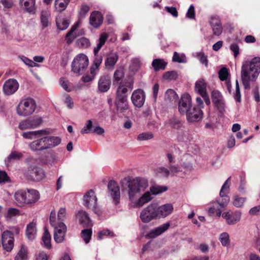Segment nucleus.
<instances>
[{
    "label": "nucleus",
    "instance_id": "nucleus-51",
    "mask_svg": "<svg viewBox=\"0 0 260 260\" xmlns=\"http://www.w3.org/2000/svg\"><path fill=\"white\" fill-rule=\"evenodd\" d=\"M177 139L179 142H185L188 139L187 132L180 129L177 132Z\"/></svg>",
    "mask_w": 260,
    "mask_h": 260
},
{
    "label": "nucleus",
    "instance_id": "nucleus-50",
    "mask_svg": "<svg viewBox=\"0 0 260 260\" xmlns=\"http://www.w3.org/2000/svg\"><path fill=\"white\" fill-rule=\"evenodd\" d=\"M31 128H36L40 126L43 123V120L41 117H32L29 118Z\"/></svg>",
    "mask_w": 260,
    "mask_h": 260
},
{
    "label": "nucleus",
    "instance_id": "nucleus-12",
    "mask_svg": "<svg viewBox=\"0 0 260 260\" xmlns=\"http://www.w3.org/2000/svg\"><path fill=\"white\" fill-rule=\"evenodd\" d=\"M108 188L114 204L116 205H118L120 202V191L117 182L114 180L110 181L108 183Z\"/></svg>",
    "mask_w": 260,
    "mask_h": 260
},
{
    "label": "nucleus",
    "instance_id": "nucleus-32",
    "mask_svg": "<svg viewBox=\"0 0 260 260\" xmlns=\"http://www.w3.org/2000/svg\"><path fill=\"white\" fill-rule=\"evenodd\" d=\"M207 84L203 79H200L195 84V91L202 96L206 95Z\"/></svg>",
    "mask_w": 260,
    "mask_h": 260
},
{
    "label": "nucleus",
    "instance_id": "nucleus-47",
    "mask_svg": "<svg viewBox=\"0 0 260 260\" xmlns=\"http://www.w3.org/2000/svg\"><path fill=\"white\" fill-rule=\"evenodd\" d=\"M168 187L167 186L154 185L150 187V191L152 195H156L166 191Z\"/></svg>",
    "mask_w": 260,
    "mask_h": 260
},
{
    "label": "nucleus",
    "instance_id": "nucleus-16",
    "mask_svg": "<svg viewBox=\"0 0 260 260\" xmlns=\"http://www.w3.org/2000/svg\"><path fill=\"white\" fill-rule=\"evenodd\" d=\"M19 87V83L14 79L7 80L3 85V91L7 95H10L15 93Z\"/></svg>",
    "mask_w": 260,
    "mask_h": 260
},
{
    "label": "nucleus",
    "instance_id": "nucleus-10",
    "mask_svg": "<svg viewBox=\"0 0 260 260\" xmlns=\"http://www.w3.org/2000/svg\"><path fill=\"white\" fill-rule=\"evenodd\" d=\"M192 107L191 99L188 94H183L179 101L178 104V110L182 115L186 114Z\"/></svg>",
    "mask_w": 260,
    "mask_h": 260
},
{
    "label": "nucleus",
    "instance_id": "nucleus-60",
    "mask_svg": "<svg viewBox=\"0 0 260 260\" xmlns=\"http://www.w3.org/2000/svg\"><path fill=\"white\" fill-rule=\"evenodd\" d=\"M245 199L244 198H239L238 197H235L233 201V205L236 207H241L245 202Z\"/></svg>",
    "mask_w": 260,
    "mask_h": 260
},
{
    "label": "nucleus",
    "instance_id": "nucleus-25",
    "mask_svg": "<svg viewBox=\"0 0 260 260\" xmlns=\"http://www.w3.org/2000/svg\"><path fill=\"white\" fill-rule=\"evenodd\" d=\"M26 204H34L40 199L39 192L35 189H27L26 191Z\"/></svg>",
    "mask_w": 260,
    "mask_h": 260
},
{
    "label": "nucleus",
    "instance_id": "nucleus-9",
    "mask_svg": "<svg viewBox=\"0 0 260 260\" xmlns=\"http://www.w3.org/2000/svg\"><path fill=\"white\" fill-rule=\"evenodd\" d=\"M133 88V82L132 81H124L120 82L119 84L116 93V99H127L128 89L132 90Z\"/></svg>",
    "mask_w": 260,
    "mask_h": 260
},
{
    "label": "nucleus",
    "instance_id": "nucleus-4",
    "mask_svg": "<svg viewBox=\"0 0 260 260\" xmlns=\"http://www.w3.org/2000/svg\"><path fill=\"white\" fill-rule=\"evenodd\" d=\"M37 104L31 98L22 100L17 108V114L20 116H26L32 114L35 111Z\"/></svg>",
    "mask_w": 260,
    "mask_h": 260
},
{
    "label": "nucleus",
    "instance_id": "nucleus-1",
    "mask_svg": "<svg viewBox=\"0 0 260 260\" xmlns=\"http://www.w3.org/2000/svg\"><path fill=\"white\" fill-rule=\"evenodd\" d=\"M260 72V58H253L248 65L242 67L241 78L245 88H249L250 81L257 77Z\"/></svg>",
    "mask_w": 260,
    "mask_h": 260
},
{
    "label": "nucleus",
    "instance_id": "nucleus-63",
    "mask_svg": "<svg viewBox=\"0 0 260 260\" xmlns=\"http://www.w3.org/2000/svg\"><path fill=\"white\" fill-rule=\"evenodd\" d=\"M197 57L200 60V62L204 64L206 67L208 66V60L204 53L202 52L197 53Z\"/></svg>",
    "mask_w": 260,
    "mask_h": 260
},
{
    "label": "nucleus",
    "instance_id": "nucleus-6",
    "mask_svg": "<svg viewBox=\"0 0 260 260\" xmlns=\"http://www.w3.org/2000/svg\"><path fill=\"white\" fill-rule=\"evenodd\" d=\"M84 205L91 209L95 214L100 215L101 211L97 207V198L92 190L87 191L83 197Z\"/></svg>",
    "mask_w": 260,
    "mask_h": 260
},
{
    "label": "nucleus",
    "instance_id": "nucleus-31",
    "mask_svg": "<svg viewBox=\"0 0 260 260\" xmlns=\"http://www.w3.org/2000/svg\"><path fill=\"white\" fill-rule=\"evenodd\" d=\"M50 17L51 15L48 10H43L41 11L40 20L43 28L47 27L50 25Z\"/></svg>",
    "mask_w": 260,
    "mask_h": 260
},
{
    "label": "nucleus",
    "instance_id": "nucleus-7",
    "mask_svg": "<svg viewBox=\"0 0 260 260\" xmlns=\"http://www.w3.org/2000/svg\"><path fill=\"white\" fill-rule=\"evenodd\" d=\"M140 217L143 222L148 223L150 221L158 218L156 205L151 204L144 208L141 212Z\"/></svg>",
    "mask_w": 260,
    "mask_h": 260
},
{
    "label": "nucleus",
    "instance_id": "nucleus-2",
    "mask_svg": "<svg viewBox=\"0 0 260 260\" xmlns=\"http://www.w3.org/2000/svg\"><path fill=\"white\" fill-rule=\"evenodd\" d=\"M126 183L128 197L131 201L138 197L141 192L143 191L148 186L147 181L145 179L140 178H136L127 181Z\"/></svg>",
    "mask_w": 260,
    "mask_h": 260
},
{
    "label": "nucleus",
    "instance_id": "nucleus-17",
    "mask_svg": "<svg viewBox=\"0 0 260 260\" xmlns=\"http://www.w3.org/2000/svg\"><path fill=\"white\" fill-rule=\"evenodd\" d=\"M76 218L79 223L84 228L91 227L92 225V221L85 211H79L76 215Z\"/></svg>",
    "mask_w": 260,
    "mask_h": 260
},
{
    "label": "nucleus",
    "instance_id": "nucleus-53",
    "mask_svg": "<svg viewBox=\"0 0 260 260\" xmlns=\"http://www.w3.org/2000/svg\"><path fill=\"white\" fill-rule=\"evenodd\" d=\"M153 137V134L151 132L142 133L138 136L137 140L140 141H146L152 139Z\"/></svg>",
    "mask_w": 260,
    "mask_h": 260
},
{
    "label": "nucleus",
    "instance_id": "nucleus-30",
    "mask_svg": "<svg viewBox=\"0 0 260 260\" xmlns=\"http://www.w3.org/2000/svg\"><path fill=\"white\" fill-rule=\"evenodd\" d=\"M37 235L36 223L34 222L29 223L26 226V236L30 240H34Z\"/></svg>",
    "mask_w": 260,
    "mask_h": 260
},
{
    "label": "nucleus",
    "instance_id": "nucleus-21",
    "mask_svg": "<svg viewBox=\"0 0 260 260\" xmlns=\"http://www.w3.org/2000/svg\"><path fill=\"white\" fill-rule=\"evenodd\" d=\"M45 137L35 140L29 143V148L34 151L47 149Z\"/></svg>",
    "mask_w": 260,
    "mask_h": 260
},
{
    "label": "nucleus",
    "instance_id": "nucleus-8",
    "mask_svg": "<svg viewBox=\"0 0 260 260\" xmlns=\"http://www.w3.org/2000/svg\"><path fill=\"white\" fill-rule=\"evenodd\" d=\"M26 176L30 180L39 181L45 178L43 170L37 166H30L25 173Z\"/></svg>",
    "mask_w": 260,
    "mask_h": 260
},
{
    "label": "nucleus",
    "instance_id": "nucleus-45",
    "mask_svg": "<svg viewBox=\"0 0 260 260\" xmlns=\"http://www.w3.org/2000/svg\"><path fill=\"white\" fill-rule=\"evenodd\" d=\"M168 122L170 126L173 128L180 129L182 127L181 121L176 117L170 118Z\"/></svg>",
    "mask_w": 260,
    "mask_h": 260
},
{
    "label": "nucleus",
    "instance_id": "nucleus-41",
    "mask_svg": "<svg viewBox=\"0 0 260 260\" xmlns=\"http://www.w3.org/2000/svg\"><path fill=\"white\" fill-rule=\"evenodd\" d=\"M94 127L93 125L92 120H88L86 122L83 128L81 130V133L82 134H85L92 133Z\"/></svg>",
    "mask_w": 260,
    "mask_h": 260
},
{
    "label": "nucleus",
    "instance_id": "nucleus-43",
    "mask_svg": "<svg viewBox=\"0 0 260 260\" xmlns=\"http://www.w3.org/2000/svg\"><path fill=\"white\" fill-rule=\"evenodd\" d=\"M156 174L160 177L168 178L170 174V171L168 169L164 167H160L156 169Z\"/></svg>",
    "mask_w": 260,
    "mask_h": 260
},
{
    "label": "nucleus",
    "instance_id": "nucleus-28",
    "mask_svg": "<svg viewBox=\"0 0 260 260\" xmlns=\"http://www.w3.org/2000/svg\"><path fill=\"white\" fill-rule=\"evenodd\" d=\"M152 196L150 191H146L138 200L134 203V206L136 207L143 206L145 204L149 202L153 199Z\"/></svg>",
    "mask_w": 260,
    "mask_h": 260
},
{
    "label": "nucleus",
    "instance_id": "nucleus-35",
    "mask_svg": "<svg viewBox=\"0 0 260 260\" xmlns=\"http://www.w3.org/2000/svg\"><path fill=\"white\" fill-rule=\"evenodd\" d=\"M223 196H220V199L213 201V202L218 207L224 209L230 202V197L226 195V194H223Z\"/></svg>",
    "mask_w": 260,
    "mask_h": 260
},
{
    "label": "nucleus",
    "instance_id": "nucleus-22",
    "mask_svg": "<svg viewBox=\"0 0 260 260\" xmlns=\"http://www.w3.org/2000/svg\"><path fill=\"white\" fill-rule=\"evenodd\" d=\"M170 226V222L164 223L154 229L151 230L147 234L148 237L150 238H155L161 235L166 231Z\"/></svg>",
    "mask_w": 260,
    "mask_h": 260
},
{
    "label": "nucleus",
    "instance_id": "nucleus-54",
    "mask_svg": "<svg viewBox=\"0 0 260 260\" xmlns=\"http://www.w3.org/2000/svg\"><path fill=\"white\" fill-rule=\"evenodd\" d=\"M124 77V73L122 69L116 70L114 74V84L115 82L118 83L121 81Z\"/></svg>",
    "mask_w": 260,
    "mask_h": 260
},
{
    "label": "nucleus",
    "instance_id": "nucleus-62",
    "mask_svg": "<svg viewBox=\"0 0 260 260\" xmlns=\"http://www.w3.org/2000/svg\"><path fill=\"white\" fill-rule=\"evenodd\" d=\"M89 11V7L87 5H82L79 12L80 18H83Z\"/></svg>",
    "mask_w": 260,
    "mask_h": 260
},
{
    "label": "nucleus",
    "instance_id": "nucleus-46",
    "mask_svg": "<svg viewBox=\"0 0 260 260\" xmlns=\"http://www.w3.org/2000/svg\"><path fill=\"white\" fill-rule=\"evenodd\" d=\"M92 235L91 229H84L81 231V236L86 244L89 242Z\"/></svg>",
    "mask_w": 260,
    "mask_h": 260
},
{
    "label": "nucleus",
    "instance_id": "nucleus-55",
    "mask_svg": "<svg viewBox=\"0 0 260 260\" xmlns=\"http://www.w3.org/2000/svg\"><path fill=\"white\" fill-rule=\"evenodd\" d=\"M174 62L185 63L186 61L185 56L183 54L179 55L177 52H175L172 58Z\"/></svg>",
    "mask_w": 260,
    "mask_h": 260
},
{
    "label": "nucleus",
    "instance_id": "nucleus-48",
    "mask_svg": "<svg viewBox=\"0 0 260 260\" xmlns=\"http://www.w3.org/2000/svg\"><path fill=\"white\" fill-rule=\"evenodd\" d=\"M219 240L223 246H226L230 243V236L228 233H221L219 236Z\"/></svg>",
    "mask_w": 260,
    "mask_h": 260
},
{
    "label": "nucleus",
    "instance_id": "nucleus-40",
    "mask_svg": "<svg viewBox=\"0 0 260 260\" xmlns=\"http://www.w3.org/2000/svg\"><path fill=\"white\" fill-rule=\"evenodd\" d=\"M27 258V249L24 246L22 245L15 257V260H26Z\"/></svg>",
    "mask_w": 260,
    "mask_h": 260
},
{
    "label": "nucleus",
    "instance_id": "nucleus-38",
    "mask_svg": "<svg viewBox=\"0 0 260 260\" xmlns=\"http://www.w3.org/2000/svg\"><path fill=\"white\" fill-rule=\"evenodd\" d=\"M108 35L106 32L101 34L99 38V43L98 44L97 46L94 49V55H96L102 47L105 44L106 41L108 39Z\"/></svg>",
    "mask_w": 260,
    "mask_h": 260
},
{
    "label": "nucleus",
    "instance_id": "nucleus-64",
    "mask_svg": "<svg viewBox=\"0 0 260 260\" xmlns=\"http://www.w3.org/2000/svg\"><path fill=\"white\" fill-rule=\"evenodd\" d=\"M64 103L69 109H72L74 107L73 100L68 94L64 95Z\"/></svg>",
    "mask_w": 260,
    "mask_h": 260
},
{
    "label": "nucleus",
    "instance_id": "nucleus-11",
    "mask_svg": "<svg viewBox=\"0 0 260 260\" xmlns=\"http://www.w3.org/2000/svg\"><path fill=\"white\" fill-rule=\"evenodd\" d=\"M212 101L214 106L220 113L225 111V102L221 93L217 90H214L211 92Z\"/></svg>",
    "mask_w": 260,
    "mask_h": 260
},
{
    "label": "nucleus",
    "instance_id": "nucleus-33",
    "mask_svg": "<svg viewBox=\"0 0 260 260\" xmlns=\"http://www.w3.org/2000/svg\"><path fill=\"white\" fill-rule=\"evenodd\" d=\"M118 59V56L116 53H112L109 55L105 61L106 68L109 70H112Z\"/></svg>",
    "mask_w": 260,
    "mask_h": 260
},
{
    "label": "nucleus",
    "instance_id": "nucleus-58",
    "mask_svg": "<svg viewBox=\"0 0 260 260\" xmlns=\"http://www.w3.org/2000/svg\"><path fill=\"white\" fill-rule=\"evenodd\" d=\"M20 214V211L18 209L11 208L8 209L7 218H11Z\"/></svg>",
    "mask_w": 260,
    "mask_h": 260
},
{
    "label": "nucleus",
    "instance_id": "nucleus-23",
    "mask_svg": "<svg viewBox=\"0 0 260 260\" xmlns=\"http://www.w3.org/2000/svg\"><path fill=\"white\" fill-rule=\"evenodd\" d=\"M49 134L48 131L42 129L36 131H29L22 134V137L25 139L32 140L38 137L47 136Z\"/></svg>",
    "mask_w": 260,
    "mask_h": 260
},
{
    "label": "nucleus",
    "instance_id": "nucleus-27",
    "mask_svg": "<svg viewBox=\"0 0 260 260\" xmlns=\"http://www.w3.org/2000/svg\"><path fill=\"white\" fill-rule=\"evenodd\" d=\"M115 105L118 112L124 113L129 108L127 99H116Z\"/></svg>",
    "mask_w": 260,
    "mask_h": 260
},
{
    "label": "nucleus",
    "instance_id": "nucleus-26",
    "mask_svg": "<svg viewBox=\"0 0 260 260\" xmlns=\"http://www.w3.org/2000/svg\"><path fill=\"white\" fill-rule=\"evenodd\" d=\"M111 85V80L109 77L104 76L100 78L98 83L99 89L101 92L107 91Z\"/></svg>",
    "mask_w": 260,
    "mask_h": 260
},
{
    "label": "nucleus",
    "instance_id": "nucleus-24",
    "mask_svg": "<svg viewBox=\"0 0 260 260\" xmlns=\"http://www.w3.org/2000/svg\"><path fill=\"white\" fill-rule=\"evenodd\" d=\"M103 16L101 12L99 11L93 12L90 16V24L94 27L98 28L102 23Z\"/></svg>",
    "mask_w": 260,
    "mask_h": 260
},
{
    "label": "nucleus",
    "instance_id": "nucleus-39",
    "mask_svg": "<svg viewBox=\"0 0 260 260\" xmlns=\"http://www.w3.org/2000/svg\"><path fill=\"white\" fill-rule=\"evenodd\" d=\"M70 24V21L66 18H59L56 19V25L61 30L66 29Z\"/></svg>",
    "mask_w": 260,
    "mask_h": 260
},
{
    "label": "nucleus",
    "instance_id": "nucleus-59",
    "mask_svg": "<svg viewBox=\"0 0 260 260\" xmlns=\"http://www.w3.org/2000/svg\"><path fill=\"white\" fill-rule=\"evenodd\" d=\"M228 75L229 73L226 68H222L219 72V78L221 81L226 80Z\"/></svg>",
    "mask_w": 260,
    "mask_h": 260
},
{
    "label": "nucleus",
    "instance_id": "nucleus-13",
    "mask_svg": "<svg viewBox=\"0 0 260 260\" xmlns=\"http://www.w3.org/2000/svg\"><path fill=\"white\" fill-rule=\"evenodd\" d=\"M242 213L240 211L235 212L228 211L223 212L222 217L225 219L226 223L229 225H234L241 219Z\"/></svg>",
    "mask_w": 260,
    "mask_h": 260
},
{
    "label": "nucleus",
    "instance_id": "nucleus-20",
    "mask_svg": "<svg viewBox=\"0 0 260 260\" xmlns=\"http://www.w3.org/2000/svg\"><path fill=\"white\" fill-rule=\"evenodd\" d=\"M173 206L172 204H166L158 207L156 205L158 218H165L170 215L173 211Z\"/></svg>",
    "mask_w": 260,
    "mask_h": 260
},
{
    "label": "nucleus",
    "instance_id": "nucleus-29",
    "mask_svg": "<svg viewBox=\"0 0 260 260\" xmlns=\"http://www.w3.org/2000/svg\"><path fill=\"white\" fill-rule=\"evenodd\" d=\"M26 191L23 190H19L15 192L14 194V198L17 204L20 207L23 206L26 204Z\"/></svg>",
    "mask_w": 260,
    "mask_h": 260
},
{
    "label": "nucleus",
    "instance_id": "nucleus-14",
    "mask_svg": "<svg viewBox=\"0 0 260 260\" xmlns=\"http://www.w3.org/2000/svg\"><path fill=\"white\" fill-rule=\"evenodd\" d=\"M2 243L5 250L7 251H11L14 246L13 234L8 231L4 232L2 236Z\"/></svg>",
    "mask_w": 260,
    "mask_h": 260
},
{
    "label": "nucleus",
    "instance_id": "nucleus-49",
    "mask_svg": "<svg viewBox=\"0 0 260 260\" xmlns=\"http://www.w3.org/2000/svg\"><path fill=\"white\" fill-rule=\"evenodd\" d=\"M177 95L176 92L172 89H168L165 94V100L167 102H171L175 101Z\"/></svg>",
    "mask_w": 260,
    "mask_h": 260
},
{
    "label": "nucleus",
    "instance_id": "nucleus-36",
    "mask_svg": "<svg viewBox=\"0 0 260 260\" xmlns=\"http://www.w3.org/2000/svg\"><path fill=\"white\" fill-rule=\"evenodd\" d=\"M70 2V0H55V10L59 12L64 11Z\"/></svg>",
    "mask_w": 260,
    "mask_h": 260
},
{
    "label": "nucleus",
    "instance_id": "nucleus-34",
    "mask_svg": "<svg viewBox=\"0 0 260 260\" xmlns=\"http://www.w3.org/2000/svg\"><path fill=\"white\" fill-rule=\"evenodd\" d=\"M47 149L52 148L58 145L61 142V139L58 137L45 136Z\"/></svg>",
    "mask_w": 260,
    "mask_h": 260
},
{
    "label": "nucleus",
    "instance_id": "nucleus-42",
    "mask_svg": "<svg viewBox=\"0 0 260 260\" xmlns=\"http://www.w3.org/2000/svg\"><path fill=\"white\" fill-rule=\"evenodd\" d=\"M42 239L44 246L47 248H50L51 247V235L47 229H45Z\"/></svg>",
    "mask_w": 260,
    "mask_h": 260
},
{
    "label": "nucleus",
    "instance_id": "nucleus-44",
    "mask_svg": "<svg viewBox=\"0 0 260 260\" xmlns=\"http://www.w3.org/2000/svg\"><path fill=\"white\" fill-rule=\"evenodd\" d=\"M79 26V22H77L75 24L72 26L70 30L67 34L66 36V39L67 43L68 44H71L73 40L75 39V36H72L73 32L77 29Z\"/></svg>",
    "mask_w": 260,
    "mask_h": 260
},
{
    "label": "nucleus",
    "instance_id": "nucleus-15",
    "mask_svg": "<svg viewBox=\"0 0 260 260\" xmlns=\"http://www.w3.org/2000/svg\"><path fill=\"white\" fill-rule=\"evenodd\" d=\"M131 99L133 104L137 107L140 108L144 104L145 94L144 91L138 89L134 91L132 93Z\"/></svg>",
    "mask_w": 260,
    "mask_h": 260
},
{
    "label": "nucleus",
    "instance_id": "nucleus-3",
    "mask_svg": "<svg viewBox=\"0 0 260 260\" xmlns=\"http://www.w3.org/2000/svg\"><path fill=\"white\" fill-rule=\"evenodd\" d=\"M50 223L54 228V240L57 243L62 242L64 239L67 232V226L62 222H57L55 210H52L50 215Z\"/></svg>",
    "mask_w": 260,
    "mask_h": 260
},
{
    "label": "nucleus",
    "instance_id": "nucleus-37",
    "mask_svg": "<svg viewBox=\"0 0 260 260\" xmlns=\"http://www.w3.org/2000/svg\"><path fill=\"white\" fill-rule=\"evenodd\" d=\"M167 63L161 59H155L152 62V66L155 71L165 70Z\"/></svg>",
    "mask_w": 260,
    "mask_h": 260
},
{
    "label": "nucleus",
    "instance_id": "nucleus-57",
    "mask_svg": "<svg viewBox=\"0 0 260 260\" xmlns=\"http://www.w3.org/2000/svg\"><path fill=\"white\" fill-rule=\"evenodd\" d=\"M234 97L235 100L238 102L240 103L241 101V93L240 91V87L239 85V82L238 80H236V88H235V91L234 93Z\"/></svg>",
    "mask_w": 260,
    "mask_h": 260
},
{
    "label": "nucleus",
    "instance_id": "nucleus-56",
    "mask_svg": "<svg viewBox=\"0 0 260 260\" xmlns=\"http://www.w3.org/2000/svg\"><path fill=\"white\" fill-rule=\"evenodd\" d=\"M18 128L21 130L31 129V127L29 118L20 121L18 125Z\"/></svg>",
    "mask_w": 260,
    "mask_h": 260
},
{
    "label": "nucleus",
    "instance_id": "nucleus-18",
    "mask_svg": "<svg viewBox=\"0 0 260 260\" xmlns=\"http://www.w3.org/2000/svg\"><path fill=\"white\" fill-rule=\"evenodd\" d=\"M19 4L22 10L30 14L36 13V0H19Z\"/></svg>",
    "mask_w": 260,
    "mask_h": 260
},
{
    "label": "nucleus",
    "instance_id": "nucleus-5",
    "mask_svg": "<svg viewBox=\"0 0 260 260\" xmlns=\"http://www.w3.org/2000/svg\"><path fill=\"white\" fill-rule=\"evenodd\" d=\"M88 65V59L84 54L77 55L72 63V71L78 75L82 74L87 69Z\"/></svg>",
    "mask_w": 260,
    "mask_h": 260
},
{
    "label": "nucleus",
    "instance_id": "nucleus-61",
    "mask_svg": "<svg viewBox=\"0 0 260 260\" xmlns=\"http://www.w3.org/2000/svg\"><path fill=\"white\" fill-rule=\"evenodd\" d=\"M66 215V210L64 208H61L58 212L57 218L56 220L57 222H63Z\"/></svg>",
    "mask_w": 260,
    "mask_h": 260
},
{
    "label": "nucleus",
    "instance_id": "nucleus-19",
    "mask_svg": "<svg viewBox=\"0 0 260 260\" xmlns=\"http://www.w3.org/2000/svg\"><path fill=\"white\" fill-rule=\"evenodd\" d=\"M186 119L188 122H193L200 120L203 116V112L200 108L192 107L186 114Z\"/></svg>",
    "mask_w": 260,
    "mask_h": 260
},
{
    "label": "nucleus",
    "instance_id": "nucleus-52",
    "mask_svg": "<svg viewBox=\"0 0 260 260\" xmlns=\"http://www.w3.org/2000/svg\"><path fill=\"white\" fill-rule=\"evenodd\" d=\"M178 73L174 71L166 72L163 75V78L165 80H176L178 78Z\"/></svg>",
    "mask_w": 260,
    "mask_h": 260
}]
</instances>
